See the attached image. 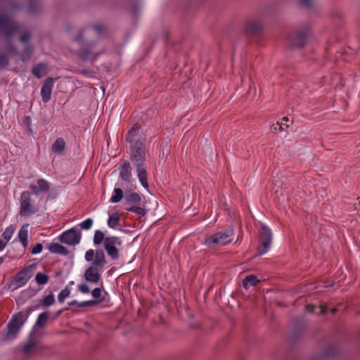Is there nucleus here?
<instances>
[{"instance_id": "1", "label": "nucleus", "mask_w": 360, "mask_h": 360, "mask_svg": "<svg viewBox=\"0 0 360 360\" xmlns=\"http://www.w3.org/2000/svg\"><path fill=\"white\" fill-rule=\"evenodd\" d=\"M140 127L134 126L128 132L127 142L131 144L130 155L134 165H143L146 159L145 138L139 136Z\"/></svg>"}, {"instance_id": "2", "label": "nucleus", "mask_w": 360, "mask_h": 360, "mask_svg": "<svg viewBox=\"0 0 360 360\" xmlns=\"http://www.w3.org/2000/svg\"><path fill=\"white\" fill-rule=\"evenodd\" d=\"M233 233L234 229L232 226H230L224 231L207 236L205 238L204 243L210 248L226 245L232 242L235 243L237 240H234L232 238Z\"/></svg>"}, {"instance_id": "3", "label": "nucleus", "mask_w": 360, "mask_h": 360, "mask_svg": "<svg viewBox=\"0 0 360 360\" xmlns=\"http://www.w3.org/2000/svg\"><path fill=\"white\" fill-rule=\"evenodd\" d=\"M122 245V240L120 237L110 236L105 237L103 248L108 255L112 259L116 260L120 257V250Z\"/></svg>"}, {"instance_id": "4", "label": "nucleus", "mask_w": 360, "mask_h": 360, "mask_svg": "<svg viewBox=\"0 0 360 360\" xmlns=\"http://www.w3.org/2000/svg\"><path fill=\"white\" fill-rule=\"evenodd\" d=\"M261 248L257 251V256H262L266 252L271 248L272 241V232L271 229L264 224L261 226V230L259 231Z\"/></svg>"}, {"instance_id": "5", "label": "nucleus", "mask_w": 360, "mask_h": 360, "mask_svg": "<svg viewBox=\"0 0 360 360\" xmlns=\"http://www.w3.org/2000/svg\"><path fill=\"white\" fill-rule=\"evenodd\" d=\"M32 269L30 266L24 268L15 274L8 285V288L14 291L25 285L28 282L32 276Z\"/></svg>"}, {"instance_id": "6", "label": "nucleus", "mask_w": 360, "mask_h": 360, "mask_svg": "<svg viewBox=\"0 0 360 360\" xmlns=\"http://www.w3.org/2000/svg\"><path fill=\"white\" fill-rule=\"evenodd\" d=\"M0 32L6 36H10L13 33L20 32V26L16 24L8 15H0Z\"/></svg>"}, {"instance_id": "7", "label": "nucleus", "mask_w": 360, "mask_h": 360, "mask_svg": "<svg viewBox=\"0 0 360 360\" xmlns=\"http://www.w3.org/2000/svg\"><path fill=\"white\" fill-rule=\"evenodd\" d=\"M59 239L62 243L74 246L79 243L81 235L77 228L72 227L63 232L59 236Z\"/></svg>"}, {"instance_id": "8", "label": "nucleus", "mask_w": 360, "mask_h": 360, "mask_svg": "<svg viewBox=\"0 0 360 360\" xmlns=\"http://www.w3.org/2000/svg\"><path fill=\"white\" fill-rule=\"evenodd\" d=\"M25 321L23 312L15 314L8 324V337L13 338Z\"/></svg>"}, {"instance_id": "9", "label": "nucleus", "mask_w": 360, "mask_h": 360, "mask_svg": "<svg viewBox=\"0 0 360 360\" xmlns=\"http://www.w3.org/2000/svg\"><path fill=\"white\" fill-rule=\"evenodd\" d=\"M34 213V208L30 204V194L22 192L20 195V215L30 216Z\"/></svg>"}, {"instance_id": "10", "label": "nucleus", "mask_w": 360, "mask_h": 360, "mask_svg": "<svg viewBox=\"0 0 360 360\" xmlns=\"http://www.w3.org/2000/svg\"><path fill=\"white\" fill-rule=\"evenodd\" d=\"M103 269L95 266H90L84 273V278L91 283H98L101 279Z\"/></svg>"}, {"instance_id": "11", "label": "nucleus", "mask_w": 360, "mask_h": 360, "mask_svg": "<svg viewBox=\"0 0 360 360\" xmlns=\"http://www.w3.org/2000/svg\"><path fill=\"white\" fill-rule=\"evenodd\" d=\"M53 80L51 77L47 78L41 89L40 94L44 103H47L51 99Z\"/></svg>"}, {"instance_id": "12", "label": "nucleus", "mask_w": 360, "mask_h": 360, "mask_svg": "<svg viewBox=\"0 0 360 360\" xmlns=\"http://www.w3.org/2000/svg\"><path fill=\"white\" fill-rule=\"evenodd\" d=\"M30 188L33 193L37 195L46 193L50 189L49 182L44 179H39L36 184L31 185Z\"/></svg>"}, {"instance_id": "13", "label": "nucleus", "mask_w": 360, "mask_h": 360, "mask_svg": "<svg viewBox=\"0 0 360 360\" xmlns=\"http://www.w3.org/2000/svg\"><path fill=\"white\" fill-rule=\"evenodd\" d=\"M137 177L144 188H148V178L146 167L143 165H134Z\"/></svg>"}, {"instance_id": "14", "label": "nucleus", "mask_w": 360, "mask_h": 360, "mask_svg": "<svg viewBox=\"0 0 360 360\" xmlns=\"http://www.w3.org/2000/svg\"><path fill=\"white\" fill-rule=\"evenodd\" d=\"M120 176L125 181H130L131 180V167L129 162L124 161L120 166Z\"/></svg>"}, {"instance_id": "15", "label": "nucleus", "mask_w": 360, "mask_h": 360, "mask_svg": "<svg viewBox=\"0 0 360 360\" xmlns=\"http://www.w3.org/2000/svg\"><path fill=\"white\" fill-rule=\"evenodd\" d=\"M91 45H87L84 47L79 52V56L84 60L94 61L96 59L99 53H95L91 51Z\"/></svg>"}, {"instance_id": "16", "label": "nucleus", "mask_w": 360, "mask_h": 360, "mask_svg": "<svg viewBox=\"0 0 360 360\" xmlns=\"http://www.w3.org/2000/svg\"><path fill=\"white\" fill-rule=\"evenodd\" d=\"M94 257L91 265L103 269L106 264V259L103 251L102 250H96Z\"/></svg>"}, {"instance_id": "17", "label": "nucleus", "mask_w": 360, "mask_h": 360, "mask_svg": "<svg viewBox=\"0 0 360 360\" xmlns=\"http://www.w3.org/2000/svg\"><path fill=\"white\" fill-rule=\"evenodd\" d=\"M48 249L51 253L58 254L64 256L68 255V250L64 246L57 243H51Z\"/></svg>"}, {"instance_id": "18", "label": "nucleus", "mask_w": 360, "mask_h": 360, "mask_svg": "<svg viewBox=\"0 0 360 360\" xmlns=\"http://www.w3.org/2000/svg\"><path fill=\"white\" fill-rule=\"evenodd\" d=\"M32 72L37 78H41L45 75L47 72V65L45 63H39L32 68Z\"/></svg>"}, {"instance_id": "19", "label": "nucleus", "mask_w": 360, "mask_h": 360, "mask_svg": "<svg viewBox=\"0 0 360 360\" xmlns=\"http://www.w3.org/2000/svg\"><path fill=\"white\" fill-rule=\"evenodd\" d=\"M28 226L29 224L22 226L18 233L19 240L24 248L27 245Z\"/></svg>"}, {"instance_id": "20", "label": "nucleus", "mask_w": 360, "mask_h": 360, "mask_svg": "<svg viewBox=\"0 0 360 360\" xmlns=\"http://www.w3.org/2000/svg\"><path fill=\"white\" fill-rule=\"evenodd\" d=\"M65 147V141L63 138H58L52 145V150L54 153H62Z\"/></svg>"}, {"instance_id": "21", "label": "nucleus", "mask_w": 360, "mask_h": 360, "mask_svg": "<svg viewBox=\"0 0 360 360\" xmlns=\"http://www.w3.org/2000/svg\"><path fill=\"white\" fill-rule=\"evenodd\" d=\"M259 282V280L254 275H250L245 277V278L243 281V287L245 289L249 288L250 286H254L257 285Z\"/></svg>"}, {"instance_id": "22", "label": "nucleus", "mask_w": 360, "mask_h": 360, "mask_svg": "<svg viewBox=\"0 0 360 360\" xmlns=\"http://www.w3.org/2000/svg\"><path fill=\"white\" fill-rule=\"evenodd\" d=\"M141 195L136 193L126 194L124 201L126 204L136 203L141 201Z\"/></svg>"}, {"instance_id": "23", "label": "nucleus", "mask_w": 360, "mask_h": 360, "mask_svg": "<svg viewBox=\"0 0 360 360\" xmlns=\"http://www.w3.org/2000/svg\"><path fill=\"white\" fill-rule=\"evenodd\" d=\"M123 198V192L122 190L120 188H115L113 191V195L110 199L109 202L110 203H117L120 202Z\"/></svg>"}, {"instance_id": "24", "label": "nucleus", "mask_w": 360, "mask_h": 360, "mask_svg": "<svg viewBox=\"0 0 360 360\" xmlns=\"http://www.w3.org/2000/svg\"><path fill=\"white\" fill-rule=\"evenodd\" d=\"M307 310L310 313L324 314L328 310V307L323 305H319L318 307H315L314 305H309L307 306Z\"/></svg>"}, {"instance_id": "25", "label": "nucleus", "mask_w": 360, "mask_h": 360, "mask_svg": "<svg viewBox=\"0 0 360 360\" xmlns=\"http://www.w3.org/2000/svg\"><path fill=\"white\" fill-rule=\"evenodd\" d=\"M108 227L116 229L119 226V215L117 213H113L109 216L107 221Z\"/></svg>"}, {"instance_id": "26", "label": "nucleus", "mask_w": 360, "mask_h": 360, "mask_svg": "<svg viewBox=\"0 0 360 360\" xmlns=\"http://www.w3.org/2000/svg\"><path fill=\"white\" fill-rule=\"evenodd\" d=\"M105 240L104 233L101 230H96L94 235L93 243L94 245H100Z\"/></svg>"}, {"instance_id": "27", "label": "nucleus", "mask_w": 360, "mask_h": 360, "mask_svg": "<svg viewBox=\"0 0 360 360\" xmlns=\"http://www.w3.org/2000/svg\"><path fill=\"white\" fill-rule=\"evenodd\" d=\"M15 231V226L13 225H10L6 227L4 231L2 233V236L5 239L4 242L6 243L11 239Z\"/></svg>"}, {"instance_id": "28", "label": "nucleus", "mask_w": 360, "mask_h": 360, "mask_svg": "<svg viewBox=\"0 0 360 360\" xmlns=\"http://www.w3.org/2000/svg\"><path fill=\"white\" fill-rule=\"evenodd\" d=\"M310 32L309 30H307L304 33H300L296 38V45L298 46H303Z\"/></svg>"}, {"instance_id": "29", "label": "nucleus", "mask_w": 360, "mask_h": 360, "mask_svg": "<svg viewBox=\"0 0 360 360\" xmlns=\"http://www.w3.org/2000/svg\"><path fill=\"white\" fill-rule=\"evenodd\" d=\"M49 277L48 275L39 272L36 274L35 280L39 285H45L48 283Z\"/></svg>"}, {"instance_id": "30", "label": "nucleus", "mask_w": 360, "mask_h": 360, "mask_svg": "<svg viewBox=\"0 0 360 360\" xmlns=\"http://www.w3.org/2000/svg\"><path fill=\"white\" fill-rule=\"evenodd\" d=\"M70 295V289L67 286L62 290L58 296V300L60 303H63L66 298Z\"/></svg>"}, {"instance_id": "31", "label": "nucleus", "mask_w": 360, "mask_h": 360, "mask_svg": "<svg viewBox=\"0 0 360 360\" xmlns=\"http://www.w3.org/2000/svg\"><path fill=\"white\" fill-rule=\"evenodd\" d=\"M94 221L91 218H87L79 224V227L83 230H89L93 226Z\"/></svg>"}, {"instance_id": "32", "label": "nucleus", "mask_w": 360, "mask_h": 360, "mask_svg": "<svg viewBox=\"0 0 360 360\" xmlns=\"http://www.w3.org/2000/svg\"><path fill=\"white\" fill-rule=\"evenodd\" d=\"M55 302V297L53 294H50L46 296L42 300V305L45 307L51 306Z\"/></svg>"}, {"instance_id": "33", "label": "nucleus", "mask_w": 360, "mask_h": 360, "mask_svg": "<svg viewBox=\"0 0 360 360\" xmlns=\"http://www.w3.org/2000/svg\"><path fill=\"white\" fill-rule=\"evenodd\" d=\"M48 319V314L47 313H41L38 316L37 322L35 323L36 326H43L46 324Z\"/></svg>"}, {"instance_id": "34", "label": "nucleus", "mask_w": 360, "mask_h": 360, "mask_svg": "<svg viewBox=\"0 0 360 360\" xmlns=\"http://www.w3.org/2000/svg\"><path fill=\"white\" fill-rule=\"evenodd\" d=\"M126 210L129 212H132L134 213H136L137 214L140 216H143L146 214L145 210L143 207H141L139 206H131L129 207H127Z\"/></svg>"}, {"instance_id": "35", "label": "nucleus", "mask_w": 360, "mask_h": 360, "mask_svg": "<svg viewBox=\"0 0 360 360\" xmlns=\"http://www.w3.org/2000/svg\"><path fill=\"white\" fill-rule=\"evenodd\" d=\"M34 341L32 338H30L27 340V343L23 347L22 352L25 353L29 352L31 350V349L34 347Z\"/></svg>"}, {"instance_id": "36", "label": "nucleus", "mask_w": 360, "mask_h": 360, "mask_svg": "<svg viewBox=\"0 0 360 360\" xmlns=\"http://www.w3.org/2000/svg\"><path fill=\"white\" fill-rule=\"evenodd\" d=\"M32 51H33L32 48L30 46H27L25 48L24 53L22 54L21 59L23 61L27 60L30 57Z\"/></svg>"}, {"instance_id": "37", "label": "nucleus", "mask_w": 360, "mask_h": 360, "mask_svg": "<svg viewBox=\"0 0 360 360\" xmlns=\"http://www.w3.org/2000/svg\"><path fill=\"white\" fill-rule=\"evenodd\" d=\"M8 63V56L5 54H0V69L7 67Z\"/></svg>"}, {"instance_id": "38", "label": "nucleus", "mask_w": 360, "mask_h": 360, "mask_svg": "<svg viewBox=\"0 0 360 360\" xmlns=\"http://www.w3.org/2000/svg\"><path fill=\"white\" fill-rule=\"evenodd\" d=\"M95 252L93 249L88 250L84 256V259L86 262H92L94 261V257H95Z\"/></svg>"}, {"instance_id": "39", "label": "nucleus", "mask_w": 360, "mask_h": 360, "mask_svg": "<svg viewBox=\"0 0 360 360\" xmlns=\"http://www.w3.org/2000/svg\"><path fill=\"white\" fill-rule=\"evenodd\" d=\"M43 249V246L41 243H37L31 250V252L32 255H37L39 254Z\"/></svg>"}, {"instance_id": "40", "label": "nucleus", "mask_w": 360, "mask_h": 360, "mask_svg": "<svg viewBox=\"0 0 360 360\" xmlns=\"http://www.w3.org/2000/svg\"><path fill=\"white\" fill-rule=\"evenodd\" d=\"M78 290L84 294L89 293L90 292V289L89 285L86 283H82L78 285Z\"/></svg>"}, {"instance_id": "41", "label": "nucleus", "mask_w": 360, "mask_h": 360, "mask_svg": "<svg viewBox=\"0 0 360 360\" xmlns=\"http://www.w3.org/2000/svg\"><path fill=\"white\" fill-rule=\"evenodd\" d=\"M101 293L102 290L101 288H96L91 292L92 296L96 299L99 298L101 296Z\"/></svg>"}, {"instance_id": "42", "label": "nucleus", "mask_w": 360, "mask_h": 360, "mask_svg": "<svg viewBox=\"0 0 360 360\" xmlns=\"http://www.w3.org/2000/svg\"><path fill=\"white\" fill-rule=\"evenodd\" d=\"M7 54L13 55L16 53V49L13 45L9 44L6 49Z\"/></svg>"}, {"instance_id": "43", "label": "nucleus", "mask_w": 360, "mask_h": 360, "mask_svg": "<svg viewBox=\"0 0 360 360\" xmlns=\"http://www.w3.org/2000/svg\"><path fill=\"white\" fill-rule=\"evenodd\" d=\"M95 304V301L94 300H88V301H84L81 302L79 304V307H91Z\"/></svg>"}, {"instance_id": "44", "label": "nucleus", "mask_w": 360, "mask_h": 360, "mask_svg": "<svg viewBox=\"0 0 360 360\" xmlns=\"http://www.w3.org/2000/svg\"><path fill=\"white\" fill-rule=\"evenodd\" d=\"M30 39V34L28 32L23 34L20 37V41L24 43H27Z\"/></svg>"}, {"instance_id": "45", "label": "nucleus", "mask_w": 360, "mask_h": 360, "mask_svg": "<svg viewBox=\"0 0 360 360\" xmlns=\"http://www.w3.org/2000/svg\"><path fill=\"white\" fill-rule=\"evenodd\" d=\"M80 302L77 300H72L68 303V307L65 308L63 310H68L70 307L76 305L79 307Z\"/></svg>"}, {"instance_id": "46", "label": "nucleus", "mask_w": 360, "mask_h": 360, "mask_svg": "<svg viewBox=\"0 0 360 360\" xmlns=\"http://www.w3.org/2000/svg\"><path fill=\"white\" fill-rule=\"evenodd\" d=\"M301 3L307 6H310L311 4V0H300Z\"/></svg>"}, {"instance_id": "47", "label": "nucleus", "mask_w": 360, "mask_h": 360, "mask_svg": "<svg viewBox=\"0 0 360 360\" xmlns=\"http://www.w3.org/2000/svg\"><path fill=\"white\" fill-rule=\"evenodd\" d=\"M6 245V242H4L3 240L0 239V251L3 250Z\"/></svg>"}, {"instance_id": "48", "label": "nucleus", "mask_w": 360, "mask_h": 360, "mask_svg": "<svg viewBox=\"0 0 360 360\" xmlns=\"http://www.w3.org/2000/svg\"><path fill=\"white\" fill-rule=\"evenodd\" d=\"M94 29L97 33H100L102 31V27L99 25H95Z\"/></svg>"}, {"instance_id": "49", "label": "nucleus", "mask_w": 360, "mask_h": 360, "mask_svg": "<svg viewBox=\"0 0 360 360\" xmlns=\"http://www.w3.org/2000/svg\"><path fill=\"white\" fill-rule=\"evenodd\" d=\"M288 121H289L288 118L283 117V120L281 122V125H286L287 127H289V124H288Z\"/></svg>"}, {"instance_id": "50", "label": "nucleus", "mask_w": 360, "mask_h": 360, "mask_svg": "<svg viewBox=\"0 0 360 360\" xmlns=\"http://www.w3.org/2000/svg\"><path fill=\"white\" fill-rule=\"evenodd\" d=\"M81 39H81V37H77L76 38V41H79Z\"/></svg>"}, {"instance_id": "51", "label": "nucleus", "mask_w": 360, "mask_h": 360, "mask_svg": "<svg viewBox=\"0 0 360 360\" xmlns=\"http://www.w3.org/2000/svg\"><path fill=\"white\" fill-rule=\"evenodd\" d=\"M63 310H60L57 312V315H60Z\"/></svg>"}, {"instance_id": "52", "label": "nucleus", "mask_w": 360, "mask_h": 360, "mask_svg": "<svg viewBox=\"0 0 360 360\" xmlns=\"http://www.w3.org/2000/svg\"><path fill=\"white\" fill-rule=\"evenodd\" d=\"M3 257H0V264L3 262Z\"/></svg>"}, {"instance_id": "53", "label": "nucleus", "mask_w": 360, "mask_h": 360, "mask_svg": "<svg viewBox=\"0 0 360 360\" xmlns=\"http://www.w3.org/2000/svg\"><path fill=\"white\" fill-rule=\"evenodd\" d=\"M330 310H331V311H332L333 313H335V309H334V308H332Z\"/></svg>"}, {"instance_id": "54", "label": "nucleus", "mask_w": 360, "mask_h": 360, "mask_svg": "<svg viewBox=\"0 0 360 360\" xmlns=\"http://www.w3.org/2000/svg\"><path fill=\"white\" fill-rule=\"evenodd\" d=\"M70 284L72 285L73 284V281L70 282Z\"/></svg>"}]
</instances>
